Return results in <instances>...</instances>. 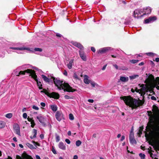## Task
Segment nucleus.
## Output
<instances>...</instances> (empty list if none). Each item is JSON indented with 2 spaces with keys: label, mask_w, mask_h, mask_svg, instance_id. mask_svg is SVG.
<instances>
[{
  "label": "nucleus",
  "mask_w": 159,
  "mask_h": 159,
  "mask_svg": "<svg viewBox=\"0 0 159 159\" xmlns=\"http://www.w3.org/2000/svg\"><path fill=\"white\" fill-rule=\"evenodd\" d=\"M145 82L146 84L141 85V88L140 89H135L136 92L140 93L141 95L142 96L144 95L145 93L148 91L149 87L159 84V77H157L156 79H155L153 75H150L145 80Z\"/></svg>",
  "instance_id": "nucleus-1"
},
{
  "label": "nucleus",
  "mask_w": 159,
  "mask_h": 159,
  "mask_svg": "<svg viewBox=\"0 0 159 159\" xmlns=\"http://www.w3.org/2000/svg\"><path fill=\"white\" fill-rule=\"evenodd\" d=\"M120 98L124 101L126 105L132 109L136 108L143 103L141 100L134 98L129 96H121Z\"/></svg>",
  "instance_id": "nucleus-2"
},
{
  "label": "nucleus",
  "mask_w": 159,
  "mask_h": 159,
  "mask_svg": "<svg viewBox=\"0 0 159 159\" xmlns=\"http://www.w3.org/2000/svg\"><path fill=\"white\" fill-rule=\"evenodd\" d=\"M53 80L54 84L59 90L63 89L64 91L69 92L75 91L67 83L55 78H53Z\"/></svg>",
  "instance_id": "nucleus-3"
},
{
  "label": "nucleus",
  "mask_w": 159,
  "mask_h": 159,
  "mask_svg": "<svg viewBox=\"0 0 159 159\" xmlns=\"http://www.w3.org/2000/svg\"><path fill=\"white\" fill-rule=\"evenodd\" d=\"M29 73L30 74L31 77L33 78L37 82L38 86L41 87L42 86V84L40 82H39L37 79V76L36 75L35 71L31 69H28L24 71H20L19 72L18 74H16V76H18L20 74L25 75V73Z\"/></svg>",
  "instance_id": "nucleus-4"
},
{
  "label": "nucleus",
  "mask_w": 159,
  "mask_h": 159,
  "mask_svg": "<svg viewBox=\"0 0 159 159\" xmlns=\"http://www.w3.org/2000/svg\"><path fill=\"white\" fill-rule=\"evenodd\" d=\"M71 43L74 46L80 49V50L79 51L80 57L83 61H86L87 60L86 56L84 52L81 50L83 48V46L80 43L77 42H72Z\"/></svg>",
  "instance_id": "nucleus-5"
},
{
  "label": "nucleus",
  "mask_w": 159,
  "mask_h": 159,
  "mask_svg": "<svg viewBox=\"0 0 159 159\" xmlns=\"http://www.w3.org/2000/svg\"><path fill=\"white\" fill-rule=\"evenodd\" d=\"M142 12V9H136L134 11L133 16L135 18H139L143 16Z\"/></svg>",
  "instance_id": "nucleus-6"
},
{
  "label": "nucleus",
  "mask_w": 159,
  "mask_h": 159,
  "mask_svg": "<svg viewBox=\"0 0 159 159\" xmlns=\"http://www.w3.org/2000/svg\"><path fill=\"white\" fill-rule=\"evenodd\" d=\"M154 140L159 142V127H157L154 131L152 134Z\"/></svg>",
  "instance_id": "nucleus-7"
},
{
  "label": "nucleus",
  "mask_w": 159,
  "mask_h": 159,
  "mask_svg": "<svg viewBox=\"0 0 159 159\" xmlns=\"http://www.w3.org/2000/svg\"><path fill=\"white\" fill-rule=\"evenodd\" d=\"M10 49H12L13 50H16V52L17 53H20V51L26 50L27 51H29L30 49L29 48H26L24 47L21 48H14V47H10L9 48Z\"/></svg>",
  "instance_id": "nucleus-8"
},
{
  "label": "nucleus",
  "mask_w": 159,
  "mask_h": 159,
  "mask_svg": "<svg viewBox=\"0 0 159 159\" xmlns=\"http://www.w3.org/2000/svg\"><path fill=\"white\" fill-rule=\"evenodd\" d=\"M152 111L155 116L157 119L159 120V110L158 107L155 106L153 107Z\"/></svg>",
  "instance_id": "nucleus-9"
},
{
  "label": "nucleus",
  "mask_w": 159,
  "mask_h": 159,
  "mask_svg": "<svg viewBox=\"0 0 159 159\" xmlns=\"http://www.w3.org/2000/svg\"><path fill=\"white\" fill-rule=\"evenodd\" d=\"M56 119L58 121H60L63 118V115L61 112L57 111L55 114Z\"/></svg>",
  "instance_id": "nucleus-10"
},
{
  "label": "nucleus",
  "mask_w": 159,
  "mask_h": 159,
  "mask_svg": "<svg viewBox=\"0 0 159 159\" xmlns=\"http://www.w3.org/2000/svg\"><path fill=\"white\" fill-rule=\"evenodd\" d=\"M36 118L44 126L45 125L44 123L45 118L42 114L39 115L36 117Z\"/></svg>",
  "instance_id": "nucleus-11"
},
{
  "label": "nucleus",
  "mask_w": 159,
  "mask_h": 159,
  "mask_svg": "<svg viewBox=\"0 0 159 159\" xmlns=\"http://www.w3.org/2000/svg\"><path fill=\"white\" fill-rule=\"evenodd\" d=\"M157 19V18L155 16L150 17L148 19L145 20H144V23L145 24H148L152 23Z\"/></svg>",
  "instance_id": "nucleus-12"
},
{
  "label": "nucleus",
  "mask_w": 159,
  "mask_h": 159,
  "mask_svg": "<svg viewBox=\"0 0 159 159\" xmlns=\"http://www.w3.org/2000/svg\"><path fill=\"white\" fill-rule=\"evenodd\" d=\"M110 47H107L99 49L97 52L98 53L103 54L106 52L110 50Z\"/></svg>",
  "instance_id": "nucleus-13"
},
{
  "label": "nucleus",
  "mask_w": 159,
  "mask_h": 159,
  "mask_svg": "<svg viewBox=\"0 0 159 159\" xmlns=\"http://www.w3.org/2000/svg\"><path fill=\"white\" fill-rule=\"evenodd\" d=\"M143 13L144 15L150 14L151 12V9L149 7L142 9Z\"/></svg>",
  "instance_id": "nucleus-14"
},
{
  "label": "nucleus",
  "mask_w": 159,
  "mask_h": 159,
  "mask_svg": "<svg viewBox=\"0 0 159 159\" xmlns=\"http://www.w3.org/2000/svg\"><path fill=\"white\" fill-rule=\"evenodd\" d=\"M13 128L15 130L16 134L19 135H20V129L19 125L17 124L13 126Z\"/></svg>",
  "instance_id": "nucleus-15"
},
{
  "label": "nucleus",
  "mask_w": 159,
  "mask_h": 159,
  "mask_svg": "<svg viewBox=\"0 0 159 159\" xmlns=\"http://www.w3.org/2000/svg\"><path fill=\"white\" fill-rule=\"evenodd\" d=\"M23 158H22L19 155L16 156V159H33L30 156L27 154H25L23 156Z\"/></svg>",
  "instance_id": "nucleus-16"
},
{
  "label": "nucleus",
  "mask_w": 159,
  "mask_h": 159,
  "mask_svg": "<svg viewBox=\"0 0 159 159\" xmlns=\"http://www.w3.org/2000/svg\"><path fill=\"white\" fill-rule=\"evenodd\" d=\"M50 98H52L55 99H57L59 98V94L55 92H52L51 93Z\"/></svg>",
  "instance_id": "nucleus-17"
},
{
  "label": "nucleus",
  "mask_w": 159,
  "mask_h": 159,
  "mask_svg": "<svg viewBox=\"0 0 159 159\" xmlns=\"http://www.w3.org/2000/svg\"><path fill=\"white\" fill-rule=\"evenodd\" d=\"M58 147L60 149L62 150H65L66 149V147L65 144L63 142H60L58 144Z\"/></svg>",
  "instance_id": "nucleus-18"
},
{
  "label": "nucleus",
  "mask_w": 159,
  "mask_h": 159,
  "mask_svg": "<svg viewBox=\"0 0 159 159\" xmlns=\"http://www.w3.org/2000/svg\"><path fill=\"white\" fill-rule=\"evenodd\" d=\"M84 83L86 84H89L90 82V80L88 79L89 77L86 75H84Z\"/></svg>",
  "instance_id": "nucleus-19"
},
{
  "label": "nucleus",
  "mask_w": 159,
  "mask_h": 159,
  "mask_svg": "<svg viewBox=\"0 0 159 159\" xmlns=\"http://www.w3.org/2000/svg\"><path fill=\"white\" fill-rule=\"evenodd\" d=\"M32 133H33V134H34L33 136H30V138L31 139H33L36 138V135H37V130L35 129H34L33 130Z\"/></svg>",
  "instance_id": "nucleus-20"
},
{
  "label": "nucleus",
  "mask_w": 159,
  "mask_h": 159,
  "mask_svg": "<svg viewBox=\"0 0 159 159\" xmlns=\"http://www.w3.org/2000/svg\"><path fill=\"white\" fill-rule=\"evenodd\" d=\"M120 80L123 82H126L128 81L129 78L128 77L121 76L120 78Z\"/></svg>",
  "instance_id": "nucleus-21"
},
{
  "label": "nucleus",
  "mask_w": 159,
  "mask_h": 159,
  "mask_svg": "<svg viewBox=\"0 0 159 159\" xmlns=\"http://www.w3.org/2000/svg\"><path fill=\"white\" fill-rule=\"evenodd\" d=\"M74 59H71L69 61V63L67 64V66L69 69H70L72 68V64L74 61Z\"/></svg>",
  "instance_id": "nucleus-22"
},
{
  "label": "nucleus",
  "mask_w": 159,
  "mask_h": 159,
  "mask_svg": "<svg viewBox=\"0 0 159 159\" xmlns=\"http://www.w3.org/2000/svg\"><path fill=\"white\" fill-rule=\"evenodd\" d=\"M50 107L53 111L55 112L57 111V107L56 105H50Z\"/></svg>",
  "instance_id": "nucleus-23"
},
{
  "label": "nucleus",
  "mask_w": 159,
  "mask_h": 159,
  "mask_svg": "<svg viewBox=\"0 0 159 159\" xmlns=\"http://www.w3.org/2000/svg\"><path fill=\"white\" fill-rule=\"evenodd\" d=\"M42 77L43 79V80L46 82L47 83H49L50 82V79L48 78L46 76L44 75H42Z\"/></svg>",
  "instance_id": "nucleus-24"
},
{
  "label": "nucleus",
  "mask_w": 159,
  "mask_h": 159,
  "mask_svg": "<svg viewBox=\"0 0 159 159\" xmlns=\"http://www.w3.org/2000/svg\"><path fill=\"white\" fill-rule=\"evenodd\" d=\"M6 125V123L3 121L0 120V129L3 128Z\"/></svg>",
  "instance_id": "nucleus-25"
},
{
  "label": "nucleus",
  "mask_w": 159,
  "mask_h": 159,
  "mask_svg": "<svg viewBox=\"0 0 159 159\" xmlns=\"http://www.w3.org/2000/svg\"><path fill=\"white\" fill-rule=\"evenodd\" d=\"M129 141L130 143H131V144H136V142L135 140L134 139V138L129 139Z\"/></svg>",
  "instance_id": "nucleus-26"
},
{
  "label": "nucleus",
  "mask_w": 159,
  "mask_h": 159,
  "mask_svg": "<svg viewBox=\"0 0 159 159\" xmlns=\"http://www.w3.org/2000/svg\"><path fill=\"white\" fill-rule=\"evenodd\" d=\"M12 116V114L11 113H9L5 115V117L8 118L10 119Z\"/></svg>",
  "instance_id": "nucleus-27"
},
{
  "label": "nucleus",
  "mask_w": 159,
  "mask_h": 159,
  "mask_svg": "<svg viewBox=\"0 0 159 159\" xmlns=\"http://www.w3.org/2000/svg\"><path fill=\"white\" fill-rule=\"evenodd\" d=\"M139 76L138 75H131L129 76V78L131 79H134Z\"/></svg>",
  "instance_id": "nucleus-28"
},
{
  "label": "nucleus",
  "mask_w": 159,
  "mask_h": 159,
  "mask_svg": "<svg viewBox=\"0 0 159 159\" xmlns=\"http://www.w3.org/2000/svg\"><path fill=\"white\" fill-rule=\"evenodd\" d=\"M26 144L28 147L31 149H32L34 148L33 146L29 143H27Z\"/></svg>",
  "instance_id": "nucleus-29"
},
{
  "label": "nucleus",
  "mask_w": 159,
  "mask_h": 159,
  "mask_svg": "<svg viewBox=\"0 0 159 159\" xmlns=\"http://www.w3.org/2000/svg\"><path fill=\"white\" fill-rule=\"evenodd\" d=\"M81 143L80 140H78L76 142L75 144L77 147H79L81 144Z\"/></svg>",
  "instance_id": "nucleus-30"
},
{
  "label": "nucleus",
  "mask_w": 159,
  "mask_h": 159,
  "mask_svg": "<svg viewBox=\"0 0 159 159\" xmlns=\"http://www.w3.org/2000/svg\"><path fill=\"white\" fill-rule=\"evenodd\" d=\"M55 135H56V142H58L60 140V137L57 134H55Z\"/></svg>",
  "instance_id": "nucleus-31"
},
{
  "label": "nucleus",
  "mask_w": 159,
  "mask_h": 159,
  "mask_svg": "<svg viewBox=\"0 0 159 159\" xmlns=\"http://www.w3.org/2000/svg\"><path fill=\"white\" fill-rule=\"evenodd\" d=\"M139 61L138 60H130V62L133 64H135L137 63Z\"/></svg>",
  "instance_id": "nucleus-32"
},
{
  "label": "nucleus",
  "mask_w": 159,
  "mask_h": 159,
  "mask_svg": "<svg viewBox=\"0 0 159 159\" xmlns=\"http://www.w3.org/2000/svg\"><path fill=\"white\" fill-rule=\"evenodd\" d=\"M139 156L141 159H144L145 158V155L144 154L140 153L139 154Z\"/></svg>",
  "instance_id": "nucleus-33"
},
{
  "label": "nucleus",
  "mask_w": 159,
  "mask_h": 159,
  "mask_svg": "<svg viewBox=\"0 0 159 159\" xmlns=\"http://www.w3.org/2000/svg\"><path fill=\"white\" fill-rule=\"evenodd\" d=\"M74 78L76 80H80L79 77L75 73H74L73 75Z\"/></svg>",
  "instance_id": "nucleus-34"
},
{
  "label": "nucleus",
  "mask_w": 159,
  "mask_h": 159,
  "mask_svg": "<svg viewBox=\"0 0 159 159\" xmlns=\"http://www.w3.org/2000/svg\"><path fill=\"white\" fill-rule=\"evenodd\" d=\"M69 117L70 120H73L74 119V117L72 114L70 113L69 115Z\"/></svg>",
  "instance_id": "nucleus-35"
},
{
  "label": "nucleus",
  "mask_w": 159,
  "mask_h": 159,
  "mask_svg": "<svg viewBox=\"0 0 159 159\" xmlns=\"http://www.w3.org/2000/svg\"><path fill=\"white\" fill-rule=\"evenodd\" d=\"M134 134L133 132L131 131L130 133L129 136V139L134 138Z\"/></svg>",
  "instance_id": "nucleus-36"
},
{
  "label": "nucleus",
  "mask_w": 159,
  "mask_h": 159,
  "mask_svg": "<svg viewBox=\"0 0 159 159\" xmlns=\"http://www.w3.org/2000/svg\"><path fill=\"white\" fill-rule=\"evenodd\" d=\"M45 94L47 95L48 97H50L51 93H49L46 90L44 93Z\"/></svg>",
  "instance_id": "nucleus-37"
},
{
  "label": "nucleus",
  "mask_w": 159,
  "mask_h": 159,
  "mask_svg": "<svg viewBox=\"0 0 159 159\" xmlns=\"http://www.w3.org/2000/svg\"><path fill=\"white\" fill-rule=\"evenodd\" d=\"M32 108L35 110H39V108L35 105H33L32 107Z\"/></svg>",
  "instance_id": "nucleus-38"
},
{
  "label": "nucleus",
  "mask_w": 159,
  "mask_h": 159,
  "mask_svg": "<svg viewBox=\"0 0 159 159\" xmlns=\"http://www.w3.org/2000/svg\"><path fill=\"white\" fill-rule=\"evenodd\" d=\"M30 123L31 124V126L33 128L35 125V123H34V120L31 121Z\"/></svg>",
  "instance_id": "nucleus-39"
},
{
  "label": "nucleus",
  "mask_w": 159,
  "mask_h": 159,
  "mask_svg": "<svg viewBox=\"0 0 159 159\" xmlns=\"http://www.w3.org/2000/svg\"><path fill=\"white\" fill-rule=\"evenodd\" d=\"M34 50L37 51L41 52L42 50L41 48H34Z\"/></svg>",
  "instance_id": "nucleus-40"
},
{
  "label": "nucleus",
  "mask_w": 159,
  "mask_h": 159,
  "mask_svg": "<svg viewBox=\"0 0 159 159\" xmlns=\"http://www.w3.org/2000/svg\"><path fill=\"white\" fill-rule=\"evenodd\" d=\"M90 83L91 84L93 87H95V85H97V84H96L94 82H90Z\"/></svg>",
  "instance_id": "nucleus-41"
},
{
  "label": "nucleus",
  "mask_w": 159,
  "mask_h": 159,
  "mask_svg": "<svg viewBox=\"0 0 159 159\" xmlns=\"http://www.w3.org/2000/svg\"><path fill=\"white\" fill-rule=\"evenodd\" d=\"M146 129H147V130L148 131H151V126H147L146 127Z\"/></svg>",
  "instance_id": "nucleus-42"
},
{
  "label": "nucleus",
  "mask_w": 159,
  "mask_h": 159,
  "mask_svg": "<svg viewBox=\"0 0 159 159\" xmlns=\"http://www.w3.org/2000/svg\"><path fill=\"white\" fill-rule=\"evenodd\" d=\"M52 152L54 154H57V152L53 146L52 147Z\"/></svg>",
  "instance_id": "nucleus-43"
},
{
  "label": "nucleus",
  "mask_w": 159,
  "mask_h": 159,
  "mask_svg": "<svg viewBox=\"0 0 159 159\" xmlns=\"http://www.w3.org/2000/svg\"><path fill=\"white\" fill-rule=\"evenodd\" d=\"M32 142L33 143L35 146L37 145L39 146H40V144L37 142H35L34 141H32Z\"/></svg>",
  "instance_id": "nucleus-44"
},
{
  "label": "nucleus",
  "mask_w": 159,
  "mask_h": 159,
  "mask_svg": "<svg viewBox=\"0 0 159 159\" xmlns=\"http://www.w3.org/2000/svg\"><path fill=\"white\" fill-rule=\"evenodd\" d=\"M27 114L25 113H24L23 114V117L25 118L26 119L27 118Z\"/></svg>",
  "instance_id": "nucleus-45"
},
{
  "label": "nucleus",
  "mask_w": 159,
  "mask_h": 159,
  "mask_svg": "<svg viewBox=\"0 0 159 159\" xmlns=\"http://www.w3.org/2000/svg\"><path fill=\"white\" fill-rule=\"evenodd\" d=\"M65 141V142L68 144H70V141L68 139H66Z\"/></svg>",
  "instance_id": "nucleus-46"
},
{
  "label": "nucleus",
  "mask_w": 159,
  "mask_h": 159,
  "mask_svg": "<svg viewBox=\"0 0 159 159\" xmlns=\"http://www.w3.org/2000/svg\"><path fill=\"white\" fill-rule=\"evenodd\" d=\"M146 54H147V55L149 56L153 55H154V53H152V52H148V53H146Z\"/></svg>",
  "instance_id": "nucleus-47"
},
{
  "label": "nucleus",
  "mask_w": 159,
  "mask_h": 159,
  "mask_svg": "<svg viewBox=\"0 0 159 159\" xmlns=\"http://www.w3.org/2000/svg\"><path fill=\"white\" fill-rule=\"evenodd\" d=\"M143 130V128H141L139 130V134H142V131Z\"/></svg>",
  "instance_id": "nucleus-48"
},
{
  "label": "nucleus",
  "mask_w": 159,
  "mask_h": 159,
  "mask_svg": "<svg viewBox=\"0 0 159 159\" xmlns=\"http://www.w3.org/2000/svg\"><path fill=\"white\" fill-rule=\"evenodd\" d=\"M64 98L66 99H69L70 98V97L67 95H65L64 96Z\"/></svg>",
  "instance_id": "nucleus-49"
},
{
  "label": "nucleus",
  "mask_w": 159,
  "mask_h": 159,
  "mask_svg": "<svg viewBox=\"0 0 159 159\" xmlns=\"http://www.w3.org/2000/svg\"><path fill=\"white\" fill-rule=\"evenodd\" d=\"M41 105L43 107H45V103L42 102L40 103Z\"/></svg>",
  "instance_id": "nucleus-50"
},
{
  "label": "nucleus",
  "mask_w": 159,
  "mask_h": 159,
  "mask_svg": "<svg viewBox=\"0 0 159 159\" xmlns=\"http://www.w3.org/2000/svg\"><path fill=\"white\" fill-rule=\"evenodd\" d=\"M151 99H152V100H156V98L155 97H154V96H152L151 97Z\"/></svg>",
  "instance_id": "nucleus-51"
},
{
  "label": "nucleus",
  "mask_w": 159,
  "mask_h": 159,
  "mask_svg": "<svg viewBox=\"0 0 159 159\" xmlns=\"http://www.w3.org/2000/svg\"><path fill=\"white\" fill-rule=\"evenodd\" d=\"M27 120H28V121H29V122H30L34 120H33V119L32 118H29V117L27 118Z\"/></svg>",
  "instance_id": "nucleus-52"
},
{
  "label": "nucleus",
  "mask_w": 159,
  "mask_h": 159,
  "mask_svg": "<svg viewBox=\"0 0 159 159\" xmlns=\"http://www.w3.org/2000/svg\"><path fill=\"white\" fill-rule=\"evenodd\" d=\"M40 137L41 138V139H43L44 138V135L43 134H41L40 135Z\"/></svg>",
  "instance_id": "nucleus-53"
},
{
  "label": "nucleus",
  "mask_w": 159,
  "mask_h": 159,
  "mask_svg": "<svg viewBox=\"0 0 159 159\" xmlns=\"http://www.w3.org/2000/svg\"><path fill=\"white\" fill-rule=\"evenodd\" d=\"M91 50L93 52H95L96 51L95 50V48L93 47H92L91 48Z\"/></svg>",
  "instance_id": "nucleus-54"
},
{
  "label": "nucleus",
  "mask_w": 159,
  "mask_h": 159,
  "mask_svg": "<svg viewBox=\"0 0 159 159\" xmlns=\"http://www.w3.org/2000/svg\"><path fill=\"white\" fill-rule=\"evenodd\" d=\"M159 84H157V85H156V86H151V87H156L157 89H158L159 90V86H158V85H159Z\"/></svg>",
  "instance_id": "nucleus-55"
},
{
  "label": "nucleus",
  "mask_w": 159,
  "mask_h": 159,
  "mask_svg": "<svg viewBox=\"0 0 159 159\" xmlns=\"http://www.w3.org/2000/svg\"><path fill=\"white\" fill-rule=\"evenodd\" d=\"M56 35L57 37H60L61 36V35L59 33H57Z\"/></svg>",
  "instance_id": "nucleus-56"
},
{
  "label": "nucleus",
  "mask_w": 159,
  "mask_h": 159,
  "mask_svg": "<svg viewBox=\"0 0 159 159\" xmlns=\"http://www.w3.org/2000/svg\"><path fill=\"white\" fill-rule=\"evenodd\" d=\"M78 157L77 155H74L73 157V159H78Z\"/></svg>",
  "instance_id": "nucleus-57"
},
{
  "label": "nucleus",
  "mask_w": 159,
  "mask_h": 159,
  "mask_svg": "<svg viewBox=\"0 0 159 159\" xmlns=\"http://www.w3.org/2000/svg\"><path fill=\"white\" fill-rule=\"evenodd\" d=\"M88 101L89 102H90V103H93L94 102V101L93 99H89L88 100Z\"/></svg>",
  "instance_id": "nucleus-58"
},
{
  "label": "nucleus",
  "mask_w": 159,
  "mask_h": 159,
  "mask_svg": "<svg viewBox=\"0 0 159 159\" xmlns=\"http://www.w3.org/2000/svg\"><path fill=\"white\" fill-rule=\"evenodd\" d=\"M125 139V136L124 135L122 136L120 140L121 141H123Z\"/></svg>",
  "instance_id": "nucleus-59"
},
{
  "label": "nucleus",
  "mask_w": 159,
  "mask_h": 159,
  "mask_svg": "<svg viewBox=\"0 0 159 159\" xmlns=\"http://www.w3.org/2000/svg\"><path fill=\"white\" fill-rule=\"evenodd\" d=\"M113 66L116 69H118V66L116 64L113 65Z\"/></svg>",
  "instance_id": "nucleus-60"
},
{
  "label": "nucleus",
  "mask_w": 159,
  "mask_h": 159,
  "mask_svg": "<svg viewBox=\"0 0 159 159\" xmlns=\"http://www.w3.org/2000/svg\"><path fill=\"white\" fill-rule=\"evenodd\" d=\"M155 61L157 62H159V58L157 57L155 59Z\"/></svg>",
  "instance_id": "nucleus-61"
},
{
  "label": "nucleus",
  "mask_w": 159,
  "mask_h": 159,
  "mask_svg": "<svg viewBox=\"0 0 159 159\" xmlns=\"http://www.w3.org/2000/svg\"><path fill=\"white\" fill-rule=\"evenodd\" d=\"M36 159H41L40 158V157L38 155H36Z\"/></svg>",
  "instance_id": "nucleus-62"
},
{
  "label": "nucleus",
  "mask_w": 159,
  "mask_h": 159,
  "mask_svg": "<svg viewBox=\"0 0 159 159\" xmlns=\"http://www.w3.org/2000/svg\"><path fill=\"white\" fill-rule=\"evenodd\" d=\"M67 134L68 135L70 136L71 135V132L70 131H68Z\"/></svg>",
  "instance_id": "nucleus-63"
},
{
  "label": "nucleus",
  "mask_w": 159,
  "mask_h": 159,
  "mask_svg": "<svg viewBox=\"0 0 159 159\" xmlns=\"http://www.w3.org/2000/svg\"><path fill=\"white\" fill-rule=\"evenodd\" d=\"M26 108L25 107L22 110V111L24 112L26 111Z\"/></svg>",
  "instance_id": "nucleus-64"
}]
</instances>
